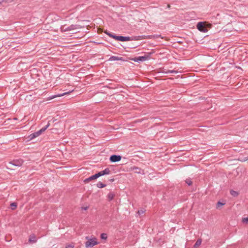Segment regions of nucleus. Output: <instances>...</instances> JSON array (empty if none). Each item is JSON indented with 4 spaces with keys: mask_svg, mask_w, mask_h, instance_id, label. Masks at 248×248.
<instances>
[{
    "mask_svg": "<svg viewBox=\"0 0 248 248\" xmlns=\"http://www.w3.org/2000/svg\"><path fill=\"white\" fill-rule=\"evenodd\" d=\"M202 243V240L199 239L197 240L195 245H194V248H198Z\"/></svg>",
    "mask_w": 248,
    "mask_h": 248,
    "instance_id": "11",
    "label": "nucleus"
},
{
    "mask_svg": "<svg viewBox=\"0 0 248 248\" xmlns=\"http://www.w3.org/2000/svg\"><path fill=\"white\" fill-rule=\"evenodd\" d=\"M97 174H98V176H99V177H100V176H103V175H105V174H104L103 171H101L99 172L98 173H97Z\"/></svg>",
    "mask_w": 248,
    "mask_h": 248,
    "instance_id": "24",
    "label": "nucleus"
},
{
    "mask_svg": "<svg viewBox=\"0 0 248 248\" xmlns=\"http://www.w3.org/2000/svg\"><path fill=\"white\" fill-rule=\"evenodd\" d=\"M3 1V0H0V5L2 4Z\"/></svg>",
    "mask_w": 248,
    "mask_h": 248,
    "instance_id": "30",
    "label": "nucleus"
},
{
    "mask_svg": "<svg viewBox=\"0 0 248 248\" xmlns=\"http://www.w3.org/2000/svg\"><path fill=\"white\" fill-rule=\"evenodd\" d=\"M159 36H152V35H149L147 36H144L142 37V39H153L157 37H159Z\"/></svg>",
    "mask_w": 248,
    "mask_h": 248,
    "instance_id": "14",
    "label": "nucleus"
},
{
    "mask_svg": "<svg viewBox=\"0 0 248 248\" xmlns=\"http://www.w3.org/2000/svg\"><path fill=\"white\" fill-rule=\"evenodd\" d=\"M121 156L117 155H112L110 157V160L112 162H116L120 161Z\"/></svg>",
    "mask_w": 248,
    "mask_h": 248,
    "instance_id": "5",
    "label": "nucleus"
},
{
    "mask_svg": "<svg viewBox=\"0 0 248 248\" xmlns=\"http://www.w3.org/2000/svg\"><path fill=\"white\" fill-rule=\"evenodd\" d=\"M98 177H99V176H98L97 173H96V174H94L93 175L91 176V177H90L89 178L87 179L85 181L88 182L89 181H91V180H93L96 179H97Z\"/></svg>",
    "mask_w": 248,
    "mask_h": 248,
    "instance_id": "10",
    "label": "nucleus"
},
{
    "mask_svg": "<svg viewBox=\"0 0 248 248\" xmlns=\"http://www.w3.org/2000/svg\"><path fill=\"white\" fill-rule=\"evenodd\" d=\"M144 211L143 210H140L138 211V213L139 214L143 213Z\"/></svg>",
    "mask_w": 248,
    "mask_h": 248,
    "instance_id": "27",
    "label": "nucleus"
},
{
    "mask_svg": "<svg viewBox=\"0 0 248 248\" xmlns=\"http://www.w3.org/2000/svg\"><path fill=\"white\" fill-rule=\"evenodd\" d=\"M46 129H47V128L46 127H43V128H41L38 131L40 132V134H41L42 133L44 132Z\"/></svg>",
    "mask_w": 248,
    "mask_h": 248,
    "instance_id": "22",
    "label": "nucleus"
},
{
    "mask_svg": "<svg viewBox=\"0 0 248 248\" xmlns=\"http://www.w3.org/2000/svg\"><path fill=\"white\" fill-rule=\"evenodd\" d=\"M89 208V206H83L81 207V210H87Z\"/></svg>",
    "mask_w": 248,
    "mask_h": 248,
    "instance_id": "25",
    "label": "nucleus"
},
{
    "mask_svg": "<svg viewBox=\"0 0 248 248\" xmlns=\"http://www.w3.org/2000/svg\"><path fill=\"white\" fill-rule=\"evenodd\" d=\"M110 61H119V60H123V58L122 57H116V56H112L110 58Z\"/></svg>",
    "mask_w": 248,
    "mask_h": 248,
    "instance_id": "12",
    "label": "nucleus"
},
{
    "mask_svg": "<svg viewBox=\"0 0 248 248\" xmlns=\"http://www.w3.org/2000/svg\"><path fill=\"white\" fill-rule=\"evenodd\" d=\"M49 125H50V123H49V122H48L46 127L47 128L49 126Z\"/></svg>",
    "mask_w": 248,
    "mask_h": 248,
    "instance_id": "29",
    "label": "nucleus"
},
{
    "mask_svg": "<svg viewBox=\"0 0 248 248\" xmlns=\"http://www.w3.org/2000/svg\"><path fill=\"white\" fill-rule=\"evenodd\" d=\"M85 247L86 248H92L99 244L98 239L94 236L86 237Z\"/></svg>",
    "mask_w": 248,
    "mask_h": 248,
    "instance_id": "1",
    "label": "nucleus"
},
{
    "mask_svg": "<svg viewBox=\"0 0 248 248\" xmlns=\"http://www.w3.org/2000/svg\"><path fill=\"white\" fill-rule=\"evenodd\" d=\"M100 238H101V239H103V240H107V239L108 238V235H107V233H102L100 235Z\"/></svg>",
    "mask_w": 248,
    "mask_h": 248,
    "instance_id": "13",
    "label": "nucleus"
},
{
    "mask_svg": "<svg viewBox=\"0 0 248 248\" xmlns=\"http://www.w3.org/2000/svg\"><path fill=\"white\" fill-rule=\"evenodd\" d=\"M242 222L245 224H248V217H243L242 219Z\"/></svg>",
    "mask_w": 248,
    "mask_h": 248,
    "instance_id": "17",
    "label": "nucleus"
},
{
    "mask_svg": "<svg viewBox=\"0 0 248 248\" xmlns=\"http://www.w3.org/2000/svg\"><path fill=\"white\" fill-rule=\"evenodd\" d=\"M210 28L211 27V25L210 24H206V22H200L198 23L197 25V28L201 32H206L208 31V29L207 28Z\"/></svg>",
    "mask_w": 248,
    "mask_h": 248,
    "instance_id": "2",
    "label": "nucleus"
},
{
    "mask_svg": "<svg viewBox=\"0 0 248 248\" xmlns=\"http://www.w3.org/2000/svg\"><path fill=\"white\" fill-rule=\"evenodd\" d=\"M103 171L104 174L105 175H106V174H109V173H110V170H109V169H108V168H106V169H105V170H103Z\"/></svg>",
    "mask_w": 248,
    "mask_h": 248,
    "instance_id": "20",
    "label": "nucleus"
},
{
    "mask_svg": "<svg viewBox=\"0 0 248 248\" xmlns=\"http://www.w3.org/2000/svg\"><path fill=\"white\" fill-rule=\"evenodd\" d=\"M109 36L120 41H128L130 40L129 37H124L121 36H116L112 34H109Z\"/></svg>",
    "mask_w": 248,
    "mask_h": 248,
    "instance_id": "3",
    "label": "nucleus"
},
{
    "mask_svg": "<svg viewBox=\"0 0 248 248\" xmlns=\"http://www.w3.org/2000/svg\"><path fill=\"white\" fill-rule=\"evenodd\" d=\"M149 58L148 56H140L139 57H136L133 58H130V60L134 61V62H143L147 60Z\"/></svg>",
    "mask_w": 248,
    "mask_h": 248,
    "instance_id": "4",
    "label": "nucleus"
},
{
    "mask_svg": "<svg viewBox=\"0 0 248 248\" xmlns=\"http://www.w3.org/2000/svg\"><path fill=\"white\" fill-rule=\"evenodd\" d=\"M23 163L22 159L16 160L13 161V165L16 166H21Z\"/></svg>",
    "mask_w": 248,
    "mask_h": 248,
    "instance_id": "6",
    "label": "nucleus"
},
{
    "mask_svg": "<svg viewBox=\"0 0 248 248\" xmlns=\"http://www.w3.org/2000/svg\"><path fill=\"white\" fill-rule=\"evenodd\" d=\"M230 193H231V194L234 197H236L238 195V193L234 190H231L230 191Z\"/></svg>",
    "mask_w": 248,
    "mask_h": 248,
    "instance_id": "18",
    "label": "nucleus"
},
{
    "mask_svg": "<svg viewBox=\"0 0 248 248\" xmlns=\"http://www.w3.org/2000/svg\"><path fill=\"white\" fill-rule=\"evenodd\" d=\"M114 195L113 193H109L108 195V198L109 201L113 199Z\"/></svg>",
    "mask_w": 248,
    "mask_h": 248,
    "instance_id": "19",
    "label": "nucleus"
},
{
    "mask_svg": "<svg viewBox=\"0 0 248 248\" xmlns=\"http://www.w3.org/2000/svg\"><path fill=\"white\" fill-rule=\"evenodd\" d=\"M40 132L39 131H37L31 135H30V140H32L34 138H36L38 136H39L40 135Z\"/></svg>",
    "mask_w": 248,
    "mask_h": 248,
    "instance_id": "7",
    "label": "nucleus"
},
{
    "mask_svg": "<svg viewBox=\"0 0 248 248\" xmlns=\"http://www.w3.org/2000/svg\"><path fill=\"white\" fill-rule=\"evenodd\" d=\"M29 242L31 243H34L36 242V237L34 235H31L29 237Z\"/></svg>",
    "mask_w": 248,
    "mask_h": 248,
    "instance_id": "9",
    "label": "nucleus"
},
{
    "mask_svg": "<svg viewBox=\"0 0 248 248\" xmlns=\"http://www.w3.org/2000/svg\"><path fill=\"white\" fill-rule=\"evenodd\" d=\"M224 204V203H222V202H217V208H219V207H220V206H223Z\"/></svg>",
    "mask_w": 248,
    "mask_h": 248,
    "instance_id": "21",
    "label": "nucleus"
},
{
    "mask_svg": "<svg viewBox=\"0 0 248 248\" xmlns=\"http://www.w3.org/2000/svg\"><path fill=\"white\" fill-rule=\"evenodd\" d=\"M69 93L68 92H66V93H64L62 94H58V95H53V96H52L51 97H50L49 98H48V100H50V99H54L56 97H61V96H62L65 94H68Z\"/></svg>",
    "mask_w": 248,
    "mask_h": 248,
    "instance_id": "8",
    "label": "nucleus"
},
{
    "mask_svg": "<svg viewBox=\"0 0 248 248\" xmlns=\"http://www.w3.org/2000/svg\"><path fill=\"white\" fill-rule=\"evenodd\" d=\"M73 247L72 245H69L66 247V248H73Z\"/></svg>",
    "mask_w": 248,
    "mask_h": 248,
    "instance_id": "26",
    "label": "nucleus"
},
{
    "mask_svg": "<svg viewBox=\"0 0 248 248\" xmlns=\"http://www.w3.org/2000/svg\"><path fill=\"white\" fill-rule=\"evenodd\" d=\"M186 184H187L189 186L192 184V181L190 179H186Z\"/></svg>",
    "mask_w": 248,
    "mask_h": 248,
    "instance_id": "23",
    "label": "nucleus"
},
{
    "mask_svg": "<svg viewBox=\"0 0 248 248\" xmlns=\"http://www.w3.org/2000/svg\"><path fill=\"white\" fill-rule=\"evenodd\" d=\"M97 186L99 188H103L106 186V185L103 184L101 182H99L97 184Z\"/></svg>",
    "mask_w": 248,
    "mask_h": 248,
    "instance_id": "15",
    "label": "nucleus"
},
{
    "mask_svg": "<svg viewBox=\"0 0 248 248\" xmlns=\"http://www.w3.org/2000/svg\"><path fill=\"white\" fill-rule=\"evenodd\" d=\"M104 32H105V33H106L107 35H108V36H109V34H111L110 33L108 32L107 31H104Z\"/></svg>",
    "mask_w": 248,
    "mask_h": 248,
    "instance_id": "28",
    "label": "nucleus"
},
{
    "mask_svg": "<svg viewBox=\"0 0 248 248\" xmlns=\"http://www.w3.org/2000/svg\"><path fill=\"white\" fill-rule=\"evenodd\" d=\"M11 208L12 210H15L17 207V204L15 202H13L10 204Z\"/></svg>",
    "mask_w": 248,
    "mask_h": 248,
    "instance_id": "16",
    "label": "nucleus"
}]
</instances>
